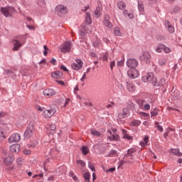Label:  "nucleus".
<instances>
[{
    "instance_id": "1",
    "label": "nucleus",
    "mask_w": 182,
    "mask_h": 182,
    "mask_svg": "<svg viewBox=\"0 0 182 182\" xmlns=\"http://www.w3.org/2000/svg\"><path fill=\"white\" fill-rule=\"evenodd\" d=\"M90 23H92V17L90 16V13L87 12L85 16V23L82 24L80 27V32L82 38H83L86 33L92 32V31L89 30V28H90Z\"/></svg>"
},
{
    "instance_id": "2",
    "label": "nucleus",
    "mask_w": 182,
    "mask_h": 182,
    "mask_svg": "<svg viewBox=\"0 0 182 182\" xmlns=\"http://www.w3.org/2000/svg\"><path fill=\"white\" fill-rule=\"evenodd\" d=\"M1 11L2 15L6 16V18H8V16H11V14H14V12H16L15 8L9 6H7L6 7H1Z\"/></svg>"
},
{
    "instance_id": "3",
    "label": "nucleus",
    "mask_w": 182,
    "mask_h": 182,
    "mask_svg": "<svg viewBox=\"0 0 182 182\" xmlns=\"http://www.w3.org/2000/svg\"><path fill=\"white\" fill-rule=\"evenodd\" d=\"M116 132H117V129H113L112 131H107V139L109 140V141L119 140V134H117Z\"/></svg>"
},
{
    "instance_id": "4",
    "label": "nucleus",
    "mask_w": 182,
    "mask_h": 182,
    "mask_svg": "<svg viewBox=\"0 0 182 182\" xmlns=\"http://www.w3.org/2000/svg\"><path fill=\"white\" fill-rule=\"evenodd\" d=\"M33 132H35V126L33 124H29L24 132L25 137H26V139H30V137L33 136Z\"/></svg>"
},
{
    "instance_id": "5",
    "label": "nucleus",
    "mask_w": 182,
    "mask_h": 182,
    "mask_svg": "<svg viewBox=\"0 0 182 182\" xmlns=\"http://www.w3.org/2000/svg\"><path fill=\"white\" fill-rule=\"evenodd\" d=\"M55 11L59 16H62V15H66V13L68 12V7L60 4L55 7Z\"/></svg>"
},
{
    "instance_id": "6",
    "label": "nucleus",
    "mask_w": 182,
    "mask_h": 182,
    "mask_svg": "<svg viewBox=\"0 0 182 182\" xmlns=\"http://www.w3.org/2000/svg\"><path fill=\"white\" fill-rule=\"evenodd\" d=\"M139 59L141 62H144V63H150L151 55H150V53H149V51H144L140 55Z\"/></svg>"
},
{
    "instance_id": "7",
    "label": "nucleus",
    "mask_w": 182,
    "mask_h": 182,
    "mask_svg": "<svg viewBox=\"0 0 182 182\" xmlns=\"http://www.w3.org/2000/svg\"><path fill=\"white\" fill-rule=\"evenodd\" d=\"M126 65L127 68L130 69H136V68L139 66V62L136 59L130 58L127 60Z\"/></svg>"
},
{
    "instance_id": "8",
    "label": "nucleus",
    "mask_w": 182,
    "mask_h": 182,
    "mask_svg": "<svg viewBox=\"0 0 182 182\" xmlns=\"http://www.w3.org/2000/svg\"><path fill=\"white\" fill-rule=\"evenodd\" d=\"M130 116V112H129V109L124 108L122 112L118 114V119L122 120V119H126V117H129Z\"/></svg>"
},
{
    "instance_id": "9",
    "label": "nucleus",
    "mask_w": 182,
    "mask_h": 182,
    "mask_svg": "<svg viewBox=\"0 0 182 182\" xmlns=\"http://www.w3.org/2000/svg\"><path fill=\"white\" fill-rule=\"evenodd\" d=\"M71 66L74 70H79L83 68V61L80 59H77L75 63H73Z\"/></svg>"
},
{
    "instance_id": "10",
    "label": "nucleus",
    "mask_w": 182,
    "mask_h": 182,
    "mask_svg": "<svg viewBox=\"0 0 182 182\" xmlns=\"http://www.w3.org/2000/svg\"><path fill=\"white\" fill-rule=\"evenodd\" d=\"M70 48H72V42L67 41V42L64 43L60 50L63 53H66V52H70Z\"/></svg>"
},
{
    "instance_id": "11",
    "label": "nucleus",
    "mask_w": 182,
    "mask_h": 182,
    "mask_svg": "<svg viewBox=\"0 0 182 182\" xmlns=\"http://www.w3.org/2000/svg\"><path fill=\"white\" fill-rule=\"evenodd\" d=\"M12 43H13V46H14V47L12 48L13 52H16V51L19 50V49H21V48H22V46L23 45L18 40H14L12 41Z\"/></svg>"
},
{
    "instance_id": "12",
    "label": "nucleus",
    "mask_w": 182,
    "mask_h": 182,
    "mask_svg": "<svg viewBox=\"0 0 182 182\" xmlns=\"http://www.w3.org/2000/svg\"><path fill=\"white\" fill-rule=\"evenodd\" d=\"M127 75L131 79H136V77H139V71L136 68H132L128 70Z\"/></svg>"
},
{
    "instance_id": "13",
    "label": "nucleus",
    "mask_w": 182,
    "mask_h": 182,
    "mask_svg": "<svg viewBox=\"0 0 182 182\" xmlns=\"http://www.w3.org/2000/svg\"><path fill=\"white\" fill-rule=\"evenodd\" d=\"M103 23L105 26H107V28H109V29H112V28H113V24L110 21V16L107 14H105L104 17Z\"/></svg>"
},
{
    "instance_id": "14",
    "label": "nucleus",
    "mask_w": 182,
    "mask_h": 182,
    "mask_svg": "<svg viewBox=\"0 0 182 182\" xmlns=\"http://www.w3.org/2000/svg\"><path fill=\"white\" fill-rule=\"evenodd\" d=\"M21 140V135L19 134H13L9 138V143H17Z\"/></svg>"
},
{
    "instance_id": "15",
    "label": "nucleus",
    "mask_w": 182,
    "mask_h": 182,
    "mask_svg": "<svg viewBox=\"0 0 182 182\" xmlns=\"http://www.w3.org/2000/svg\"><path fill=\"white\" fill-rule=\"evenodd\" d=\"M153 79H154V75L153 74V73H149L142 77L143 82H151L152 80V84H153Z\"/></svg>"
},
{
    "instance_id": "16",
    "label": "nucleus",
    "mask_w": 182,
    "mask_h": 182,
    "mask_svg": "<svg viewBox=\"0 0 182 182\" xmlns=\"http://www.w3.org/2000/svg\"><path fill=\"white\" fill-rule=\"evenodd\" d=\"M56 113V109L53 108L51 109H46L43 112V114L45 117H52Z\"/></svg>"
},
{
    "instance_id": "17",
    "label": "nucleus",
    "mask_w": 182,
    "mask_h": 182,
    "mask_svg": "<svg viewBox=\"0 0 182 182\" xmlns=\"http://www.w3.org/2000/svg\"><path fill=\"white\" fill-rule=\"evenodd\" d=\"M153 85L154 86H164L166 85V80L164 78H161L159 82H157V78H154L153 79Z\"/></svg>"
},
{
    "instance_id": "18",
    "label": "nucleus",
    "mask_w": 182,
    "mask_h": 182,
    "mask_svg": "<svg viewBox=\"0 0 182 182\" xmlns=\"http://www.w3.org/2000/svg\"><path fill=\"white\" fill-rule=\"evenodd\" d=\"M21 150V145L19 144H13L10 146V151L12 153H19Z\"/></svg>"
},
{
    "instance_id": "19",
    "label": "nucleus",
    "mask_w": 182,
    "mask_h": 182,
    "mask_svg": "<svg viewBox=\"0 0 182 182\" xmlns=\"http://www.w3.org/2000/svg\"><path fill=\"white\" fill-rule=\"evenodd\" d=\"M55 94V90H53V89H46L43 91V95L44 96H54V95Z\"/></svg>"
},
{
    "instance_id": "20",
    "label": "nucleus",
    "mask_w": 182,
    "mask_h": 182,
    "mask_svg": "<svg viewBox=\"0 0 182 182\" xmlns=\"http://www.w3.org/2000/svg\"><path fill=\"white\" fill-rule=\"evenodd\" d=\"M14 160H15V158H14V156H9L4 160V164H6V166H11V164L14 163Z\"/></svg>"
},
{
    "instance_id": "21",
    "label": "nucleus",
    "mask_w": 182,
    "mask_h": 182,
    "mask_svg": "<svg viewBox=\"0 0 182 182\" xmlns=\"http://www.w3.org/2000/svg\"><path fill=\"white\" fill-rule=\"evenodd\" d=\"M94 14L95 18H100V16L102 15V5H99L96 8Z\"/></svg>"
},
{
    "instance_id": "22",
    "label": "nucleus",
    "mask_w": 182,
    "mask_h": 182,
    "mask_svg": "<svg viewBox=\"0 0 182 182\" xmlns=\"http://www.w3.org/2000/svg\"><path fill=\"white\" fill-rule=\"evenodd\" d=\"M63 74L60 71H55L51 74V77L53 79H60Z\"/></svg>"
},
{
    "instance_id": "23",
    "label": "nucleus",
    "mask_w": 182,
    "mask_h": 182,
    "mask_svg": "<svg viewBox=\"0 0 182 182\" xmlns=\"http://www.w3.org/2000/svg\"><path fill=\"white\" fill-rule=\"evenodd\" d=\"M127 89L129 90V92H133L136 90V85L132 83H127Z\"/></svg>"
},
{
    "instance_id": "24",
    "label": "nucleus",
    "mask_w": 182,
    "mask_h": 182,
    "mask_svg": "<svg viewBox=\"0 0 182 182\" xmlns=\"http://www.w3.org/2000/svg\"><path fill=\"white\" fill-rule=\"evenodd\" d=\"M166 26L170 33H173L175 31L174 27L173 26V25H171V23H170V22L167 21L166 23Z\"/></svg>"
},
{
    "instance_id": "25",
    "label": "nucleus",
    "mask_w": 182,
    "mask_h": 182,
    "mask_svg": "<svg viewBox=\"0 0 182 182\" xmlns=\"http://www.w3.org/2000/svg\"><path fill=\"white\" fill-rule=\"evenodd\" d=\"M149 143V136H145L144 138V141L139 143L141 147H146Z\"/></svg>"
},
{
    "instance_id": "26",
    "label": "nucleus",
    "mask_w": 182,
    "mask_h": 182,
    "mask_svg": "<svg viewBox=\"0 0 182 182\" xmlns=\"http://www.w3.org/2000/svg\"><path fill=\"white\" fill-rule=\"evenodd\" d=\"M171 151L175 156H178V157H181V156H182V153L180 152V149H171Z\"/></svg>"
},
{
    "instance_id": "27",
    "label": "nucleus",
    "mask_w": 182,
    "mask_h": 182,
    "mask_svg": "<svg viewBox=\"0 0 182 182\" xmlns=\"http://www.w3.org/2000/svg\"><path fill=\"white\" fill-rule=\"evenodd\" d=\"M164 48V44H159L156 48H155V52L157 53H161L163 52Z\"/></svg>"
},
{
    "instance_id": "28",
    "label": "nucleus",
    "mask_w": 182,
    "mask_h": 182,
    "mask_svg": "<svg viewBox=\"0 0 182 182\" xmlns=\"http://www.w3.org/2000/svg\"><path fill=\"white\" fill-rule=\"evenodd\" d=\"M122 134L124 136V139H127V140H132L133 139L132 136L127 134V131L126 129H122Z\"/></svg>"
},
{
    "instance_id": "29",
    "label": "nucleus",
    "mask_w": 182,
    "mask_h": 182,
    "mask_svg": "<svg viewBox=\"0 0 182 182\" xmlns=\"http://www.w3.org/2000/svg\"><path fill=\"white\" fill-rule=\"evenodd\" d=\"M47 129H48V132H50V133H51V134H53V133H55V130H56V125L51 124V125L47 127Z\"/></svg>"
},
{
    "instance_id": "30",
    "label": "nucleus",
    "mask_w": 182,
    "mask_h": 182,
    "mask_svg": "<svg viewBox=\"0 0 182 182\" xmlns=\"http://www.w3.org/2000/svg\"><path fill=\"white\" fill-rule=\"evenodd\" d=\"M93 46L95 48H103V45H102V43H100V40L97 39L94 43H93Z\"/></svg>"
},
{
    "instance_id": "31",
    "label": "nucleus",
    "mask_w": 182,
    "mask_h": 182,
    "mask_svg": "<svg viewBox=\"0 0 182 182\" xmlns=\"http://www.w3.org/2000/svg\"><path fill=\"white\" fill-rule=\"evenodd\" d=\"M138 9L141 13L144 12V4H143V1H138Z\"/></svg>"
},
{
    "instance_id": "32",
    "label": "nucleus",
    "mask_w": 182,
    "mask_h": 182,
    "mask_svg": "<svg viewBox=\"0 0 182 182\" xmlns=\"http://www.w3.org/2000/svg\"><path fill=\"white\" fill-rule=\"evenodd\" d=\"M137 150L135 149H130L128 150L127 154H125V157H129V156H131V157H133V154L136 153Z\"/></svg>"
},
{
    "instance_id": "33",
    "label": "nucleus",
    "mask_w": 182,
    "mask_h": 182,
    "mask_svg": "<svg viewBox=\"0 0 182 182\" xmlns=\"http://www.w3.org/2000/svg\"><path fill=\"white\" fill-rule=\"evenodd\" d=\"M141 122L139 120L137 119H134V121H132V122H130V126H134V127H137V126H140V124Z\"/></svg>"
},
{
    "instance_id": "34",
    "label": "nucleus",
    "mask_w": 182,
    "mask_h": 182,
    "mask_svg": "<svg viewBox=\"0 0 182 182\" xmlns=\"http://www.w3.org/2000/svg\"><path fill=\"white\" fill-rule=\"evenodd\" d=\"M91 134H92V136H96L97 137H100L102 136L100 132L95 129L91 130Z\"/></svg>"
},
{
    "instance_id": "35",
    "label": "nucleus",
    "mask_w": 182,
    "mask_h": 182,
    "mask_svg": "<svg viewBox=\"0 0 182 182\" xmlns=\"http://www.w3.org/2000/svg\"><path fill=\"white\" fill-rule=\"evenodd\" d=\"M117 7L119 9H124V8H126V4H124L123 1H119L117 3Z\"/></svg>"
},
{
    "instance_id": "36",
    "label": "nucleus",
    "mask_w": 182,
    "mask_h": 182,
    "mask_svg": "<svg viewBox=\"0 0 182 182\" xmlns=\"http://www.w3.org/2000/svg\"><path fill=\"white\" fill-rule=\"evenodd\" d=\"M167 63V60L164 58H161L159 60V65L161 66H164V65H166Z\"/></svg>"
},
{
    "instance_id": "37",
    "label": "nucleus",
    "mask_w": 182,
    "mask_h": 182,
    "mask_svg": "<svg viewBox=\"0 0 182 182\" xmlns=\"http://www.w3.org/2000/svg\"><path fill=\"white\" fill-rule=\"evenodd\" d=\"M82 150V154H84V156H86V154H87V153H89V149L86 146H82L81 148Z\"/></svg>"
},
{
    "instance_id": "38",
    "label": "nucleus",
    "mask_w": 182,
    "mask_h": 182,
    "mask_svg": "<svg viewBox=\"0 0 182 182\" xmlns=\"http://www.w3.org/2000/svg\"><path fill=\"white\" fill-rule=\"evenodd\" d=\"M83 175H84V178H85V181H90V173L85 172V173H84Z\"/></svg>"
},
{
    "instance_id": "39",
    "label": "nucleus",
    "mask_w": 182,
    "mask_h": 182,
    "mask_svg": "<svg viewBox=\"0 0 182 182\" xmlns=\"http://www.w3.org/2000/svg\"><path fill=\"white\" fill-rule=\"evenodd\" d=\"M114 33L116 35V36H120V35H122L120 33V28L115 27L114 29Z\"/></svg>"
},
{
    "instance_id": "40",
    "label": "nucleus",
    "mask_w": 182,
    "mask_h": 182,
    "mask_svg": "<svg viewBox=\"0 0 182 182\" xmlns=\"http://www.w3.org/2000/svg\"><path fill=\"white\" fill-rule=\"evenodd\" d=\"M109 157H114L116 156H117V151H116L115 150H111L109 155Z\"/></svg>"
},
{
    "instance_id": "41",
    "label": "nucleus",
    "mask_w": 182,
    "mask_h": 182,
    "mask_svg": "<svg viewBox=\"0 0 182 182\" xmlns=\"http://www.w3.org/2000/svg\"><path fill=\"white\" fill-rule=\"evenodd\" d=\"M164 53H170V52H171V48L166 46L165 45H164Z\"/></svg>"
},
{
    "instance_id": "42",
    "label": "nucleus",
    "mask_w": 182,
    "mask_h": 182,
    "mask_svg": "<svg viewBox=\"0 0 182 182\" xmlns=\"http://www.w3.org/2000/svg\"><path fill=\"white\" fill-rule=\"evenodd\" d=\"M139 114L142 116V117H145V119H149V117H150V114L146 112H139Z\"/></svg>"
},
{
    "instance_id": "43",
    "label": "nucleus",
    "mask_w": 182,
    "mask_h": 182,
    "mask_svg": "<svg viewBox=\"0 0 182 182\" xmlns=\"http://www.w3.org/2000/svg\"><path fill=\"white\" fill-rule=\"evenodd\" d=\"M4 139H5V136H4V129L0 127V141H1V140H4Z\"/></svg>"
},
{
    "instance_id": "44",
    "label": "nucleus",
    "mask_w": 182,
    "mask_h": 182,
    "mask_svg": "<svg viewBox=\"0 0 182 182\" xmlns=\"http://www.w3.org/2000/svg\"><path fill=\"white\" fill-rule=\"evenodd\" d=\"M159 114V111L157 109H154L152 112H151V117H154Z\"/></svg>"
},
{
    "instance_id": "45",
    "label": "nucleus",
    "mask_w": 182,
    "mask_h": 182,
    "mask_svg": "<svg viewBox=\"0 0 182 182\" xmlns=\"http://www.w3.org/2000/svg\"><path fill=\"white\" fill-rule=\"evenodd\" d=\"M57 83H59L60 86H68V82H65L63 80H55Z\"/></svg>"
},
{
    "instance_id": "46",
    "label": "nucleus",
    "mask_w": 182,
    "mask_h": 182,
    "mask_svg": "<svg viewBox=\"0 0 182 182\" xmlns=\"http://www.w3.org/2000/svg\"><path fill=\"white\" fill-rule=\"evenodd\" d=\"M77 164H80L81 166V167H86V163H85V161H83L82 160H77Z\"/></svg>"
},
{
    "instance_id": "47",
    "label": "nucleus",
    "mask_w": 182,
    "mask_h": 182,
    "mask_svg": "<svg viewBox=\"0 0 182 182\" xmlns=\"http://www.w3.org/2000/svg\"><path fill=\"white\" fill-rule=\"evenodd\" d=\"M43 48H44V50H45L43 52V55H44V56H46V55H48V50H49V48L46 46H44Z\"/></svg>"
},
{
    "instance_id": "48",
    "label": "nucleus",
    "mask_w": 182,
    "mask_h": 182,
    "mask_svg": "<svg viewBox=\"0 0 182 182\" xmlns=\"http://www.w3.org/2000/svg\"><path fill=\"white\" fill-rule=\"evenodd\" d=\"M143 110H150V105L149 104L144 105Z\"/></svg>"
},
{
    "instance_id": "49",
    "label": "nucleus",
    "mask_w": 182,
    "mask_h": 182,
    "mask_svg": "<svg viewBox=\"0 0 182 182\" xmlns=\"http://www.w3.org/2000/svg\"><path fill=\"white\" fill-rule=\"evenodd\" d=\"M88 167H89V168H90V170H91L92 171H95V166H93V164L89 163V164H88Z\"/></svg>"
},
{
    "instance_id": "50",
    "label": "nucleus",
    "mask_w": 182,
    "mask_h": 182,
    "mask_svg": "<svg viewBox=\"0 0 182 182\" xmlns=\"http://www.w3.org/2000/svg\"><path fill=\"white\" fill-rule=\"evenodd\" d=\"M46 2L45 0H39L38 1V5H40V6H43L45 5Z\"/></svg>"
},
{
    "instance_id": "51",
    "label": "nucleus",
    "mask_w": 182,
    "mask_h": 182,
    "mask_svg": "<svg viewBox=\"0 0 182 182\" xmlns=\"http://www.w3.org/2000/svg\"><path fill=\"white\" fill-rule=\"evenodd\" d=\"M108 56L109 55H107V53L104 54L102 57V60H105L106 62H107Z\"/></svg>"
},
{
    "instance_id": "52",
    "label": "nucleus",
    "mask_w": 182,
    "mask_h": 182,
    "mask_svg": "<svg viewBox=\"0 0 182 182\" xmlns=\"http://www.w3.org/2000/svg\"><path fill=\"white\" fill-rule=\"evenodd\" d=\"M69 102H70V99L66 98L65 102L64 103V107H66V106H68V105H69Z\"/></svg>"
},
{
    "instance_id": "53",
    "label": "nucleus",
    "mask_w": 182,
    "mask_h": 182,
    "mask_svg": "<svg viewBox=\"0 0 182 182\" xmlns=\"http://www.w3.org/2000/svg\"><path fill=\"white\" fill-rule=\"evenodd\" d=\"M115 170H116V168H110L109 169H107V171H106V172L107 173H113V171H115Z\"/></svg>"
},
{
    "instance_id": "54",
    "label": "nucleus",
    "mask_w": 182,
    "mask_h": 182,
    "mask_svg": "<svg viewBox=\"0 0 182 182\" xmlns=\"http://www.w3.org/2000/svg\"><path fill=\"white\" fill-rule=\"evenodd\" d=\"M115 65H116V63H114V61H112L110 63L111 70H113V68H114Z\"/></svg>"
},
{
    "instance_id": "55",
    "label": "nucleus",
    "mask_w": 182,
    "mask_h": 182,
    "mask_svg": "<svg viewBox=\"0 0 182 182\" xmlns=\"http://www.w3.org/2000/svg\"><path fill=\"white\" fill-rule=\"evenodd\" d=\"M124 65V61L120 60L117 62V66H123Z\"/></svg>"
},
{
    "instance_id": "56",
    "label": "nucleus",
    "mask_w": 182,
    "mask_h": 182,
    "mask_svg": "<svg viewBox=\"0 0 182 182\" xmlns=\"http://www.w3.org/2000/svg\"><path fill=\"white\" fill-rule=\"evenodd\" d=\"M127 16L129 18V19H133V18H134V14L129 13Z\"/></svg>"
},
{
    "instance_id": "57",
    "label": "nucleus",
    "mask_w": 182,
    "mask_h": 182,
    "mask_svg": "<svg viewBox=\"0 0 182 182\" xmlns=\"http://www.w3.org/2000/svg\"><path fill=\"white\" fill-rule=\"evenodd\" d=\"M60 69L64 70V72H68V68L65 65H61Z\"/></svg>"
},
{
    "instance_id": "58",
    "label": "nucleus",
    "mask_w": 182,
    "mask_h": 182,
    "mask_svg": "<svg viewBox=\"0 0 182 182\" xmlns=\"http://www.w3.org/2000/svg\"><path fill=\"white\" fill-rule=\"evenodd\" d=\"M164 39H166V37H164V36H159L158 37V41H164Z\"/></svg>"
},
{
    "instance_id": "59",
    "label": "nucleus",
    "mask_w": 182,
    "mask_h": 182,
    "mask_svg": "<svg viewBox=\"0 0 182 182\" xmlns=\"http://www.w3.org/2000/svg\"><path fill=\"white\" fill-rule=\"evenodd\" d=\"M84 105L85 106H88V107H91V106H93V105L92 104V102H84Z\"/></svg>"
},
{
    "instance_id": "60",
    "label": "nucleus",
    "mask_w": 182,
    "mask_h": 182,
    "mask_svg": "<svg viewBox=\"0 0 182 182\" xmlns=\"http://www.w3.org/2000/svg\"><path fill=\"white\" fill-rule=\"evenodd\" d=\"M86 79V73H84L82 77H81L80 80L81 82H83Z\"/></svg>"
},
{
    "instance_id": "61",
    "label": "nucleus",
    "mask_w": 182,
    "mask_h": 182,
    "mask_svg": "<svg viewBox=\"0 0 182 182\" xmlns=\"http://www.w3.org/2000/svg\"><path fill=\"white\" fill-rule=\"evenodd\" d=\"M24 154H31V150L26 149L23 151Z\"/></svg>"
},
{
    "instance_id": "62",
    "label": "nucleus",
    "mask_w": 182,
    "mask_h": 182,
    "mask_svg": "<svg viewBox=\"0 0 182 182\" xmlns=\"http://www.w3.org/2000/svg\"><path fill=\"white\" fill-rule=\"evenodd\" d=\"M37 110H38L39 112H43V108L41 107V106H37L36 107Z\"/></svg>"
},
{
    "instance_id": "63",
    "label": "nucleus",
    "mask_w": 182,
    "mask_h": 182,
    "mask_svg": "<svg viewBox=\"0 0 182 182\" xmlns=\"http://www.w3.org/2000/svg\"><path fill=\"white\" fill-rule=\"evenodd\" d=\"M89 9V6H85L82 9V12H85V11H87Z\"/></svg>"
},
{
    "instance_id": "64",
    "label": "nucleus",
    "mask_w": 182,
    "mask_h": 182,
    "mask_svg": "<svg viewBox=\"0 0 182 182\" xmlns=\"http://www.w3.org/2000/svg\"><path fill=\"white\" fill-rule=\"evenodd\" d=\"M157 129L159 130V132H163V127L161 125H157Z\"/></svg>"
}]
</instances>
